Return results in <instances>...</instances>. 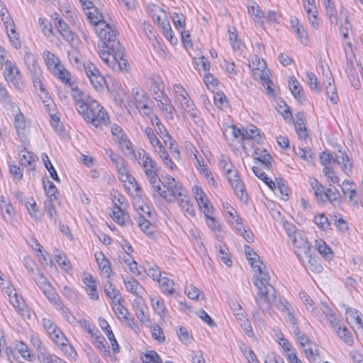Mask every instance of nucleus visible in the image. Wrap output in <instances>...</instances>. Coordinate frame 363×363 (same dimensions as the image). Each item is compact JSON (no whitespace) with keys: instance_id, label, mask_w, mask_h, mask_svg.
<instances>
[{"instance_id":"1","label":"nucleus","mask_w":363,"mask_h":363,"mask_svg":"<svg viewBox=\"0 0 363 363\" xmlns=\"http://www.w3.org/2000/svg\"><path fill=\"white\" fill-rule=\"evenodd\" d=\"M101 38L100 57L108 65L113 69L117 67L120 70L126 69L128 61L124 59V48L116 39V35L111 28H107L98 32Z\"/></svg>"},{"instance_id":"2","label":"nucleus","mask_w":363,"mask_h":363,"mask_svg":"<svg viewBox=\"0 0 363 363\" xmlns=\"http://www.w3.org/2000/svg\"><path fill=\"white\" fill-rule=\"evenodd\" d=\"M294 246L298 248L296 254L306 269L317 274L323 271L322 265L314 257L315 251L306 240L301 238L300 242H296L294 239Z\"/></svg>"},{"instance_id":"3","label":"nucleus","mask_w":363,"mask_h":363,"mask_svg":"<svg viewBox=\"0 0 363 363\" xmlns=\"http://www.w3.org/2000/svg\"><path fill=\"white\" fill-rule=\"evenodd\" d=\"M88 104L87 110L80 113L84 120L90 122L96 128L109 124V117L106 111L96 100Z\"/></svg>"},{"instance_id":"4","label":"nucleus","mask_w":363,"mask_h":363,"mask_svg":"<svg viewBox=\"0 0 363 363\" xmlns=\"http://www.w3.org/2000/svg\"><path fill=\"white\" fill-rule=\"evenodd\" d=\"M261 277H255L254 284L258 289V293L255 296V301L257 304H262V298L265 296V294L274 293L275 289L271 285L268 281L269 279V274L262 270V273L259 274Z\"/></svg>"},{"instance_id":"5","label":"nucleus","mask_w":363,"mask_h":363,"mask_svg":"<svg viewBox=\"0 0 363 363\" xmlns=\"http://www.w3.org/2000/svg\"><path fill=\"white\" fill-rule=\"evenodd\" d=\"M42 324L49 336L57 345H67L65 341H67L60 328L48 318H43Z\"/></svg>"},{"instance_id":"6","label":"nucleus","mask_w":363,"mask_h":363,"mask_svg":"<svg viewBox=\"0 0 363 363\" xmlns=\"http://www.w3.org/2000/svg\"><path fill=\"white\" fill-rule=\"evenodd\" d=\"M71 94L75 101L76 108L79 113H84V110L86 111L88 104L95 100L78 89V87L72 88Z\"/></svg>"},{"instance_id":"7","label":"nucleus","mask_w":363,"mask_h":363,"mask_svg":"<svg viewBox=\"0 0 363 363\" xmlns=\"http://www.w3.org/2000/svg\"><path fill=\"white\" fill-rule=\"evenodd\" d=\"M147 86L156 101L163 97L164 85L160 76L153 74L147 78Z\"/></svg>"},{"instance_id":"8","label":"nucleus","mask_w":363,"mask_h":363,"mask_svg":"<svg viewBox=\"0 0 363 363\" xmlns=\"http://www.w3.org/2000/svg\"><path fill=\"white\" fill-rule=\"evenodd\" d=\"M5 79L13 86H18L21 80L20 71L10 60L5 61V71L4 73Z\"/></svg>"},{"instance_id":"9","label":"nucleus","mask_w":363,"mask_h":363,"mask_svg":"<svg viewBox=\"0 0 363 363\" xmlns=\"http://www.w3.org/2000/svg\"><path fill=\"white\" fill-rule=\"evenodd\" d=\"M262 304H257L258 306L263 311L266 308H268L269 304H273L274 306H276L279 311H284L285 310L288 311L286 308V305L282 301V300L277 296L276 291L274 293H270L268 294H265V296H264L262 298Z\"/></svg>"},{"instance_id":"10","label":"nucleus","mask_w":363,"mask_h":363,"mask_svg":"<svg viewBox=\"0 0 363 363\" xmlns=\"http://www.w3.org/2000/svg\"><path fill=\"white\" fill-rule=\"evenodd\" d=\"M232 188L234 189L237 196L242 200L245 195L244 184L242 182L238 172L235 169L232 174H225Z\"/></svg>"},{"instance_id":"11","label":"nucleus","mask_w":363,"mask_h":363,"mask_svg":"<svg viewBox=\"0 0 363 363\" xmlns=\"http://www.w3.org/2000/svg\"><path fill=\"white\" fill-rule=\"evenodd\" d=\"M334 160L335 164H342V169L347 175L352 173V164L350 162L349 157L345 150L338 149L335 152Z\"/></svg>"},{"instance_id":"12","label":"nucleus","mask_w":363,"mask_h":363,"mask_svg":"<svg viewBox=\"0 0 363 363\" xmlns=\"http://www.w3.org/2000/svg\"><path fill=\"white\" fill-rule=\"evenodd\" d=\"M132 94L135 99L137 108L150 111L148 106L150 99L143 89L134 88L133 89Z\"/></svg>"},{"instance_id":"13","label":"nucleus","mask_w":363,"mask_h":363,"mask_svg":"<svg viewBox=\"0 0 363 363\" xmlns=\"http://www.w3.org/2000/svg\"><path fill=\"white\" fill-rule=\"evenodd\" d=\"M87 18L89 20L90 23L94 26H96V31L98 32L101 31L104 29H107V28H111L108 24H107L104 20L103 16L101 13L96 11V9H94V13L91 11H89L86 13Z\"/></svg>"},{"instance_id":"14","label":"nucleus","mask_w":363,"mask_h":363,"mask_svg":"<svg viewBox=\"0 0 363 363\" xmlns=\"http://www.w3.org/2000/svg\"><path fill=\"white\" fill-rule=\"evenodd\" d=\"M346 57V72L347 73V77L350 81L352 86L356 89H358L360 88L361 84L359 79L357 69L353 66L352 59L349 58L347 56Z\"/></svg>"},{"instance_id":"15","label":"nucleus","mask_w":363,"mask_h":363,"mask_svg":"<svg viewBox=\"0 0 363 363\" xmlns=\"http://www.w3.org/2000/svg\"><path fill=\"white\" fill-rule=\"evenodd\" d=\"M255 160L260 162L265 169H270L272 167V157L266 150L257 148L255 150Z\"/></svg>"},{"instance_id":"16","label":"nucleus","mask_w":363,"mask_h":363,"mask_svg":"<svg viewBox=\"0 0 363 363\" xmlns=\"http://www.w3.org/2000/svg\"><path fill=\"white\" fill-rule=\"evenodd\" d=\"M180 98H179V101H180L183 108L188 112L192 118H196L198 116V110L195 107V105L191 99H190L188 96V94H181L179 95Z\"/></svg>"},{"instance_id":"17","label":"nucleus","mask_w":363,"mask_h":363,"mask_svg":"<svg viewBox=\"0 0 363 363\" xmlns=\"http://www.w3.org/2000/svg\"><path fill=\"white\" fill-rule=\"evenodd\" d=\"M247 10L249 14L252 17L253 21L256 23L261 25L264 24L266 20V16L264 12L260 9L258 4L254 2L252 5L247 6Z\"/></svg>"},{"instance_id":"18","label":"nucleus","mask_w":363,"mask_h":363,"mask_svg":"<svg viewBox=\"0 0 363 363\" xmlns=\"http://www.w3.org/2000/svg\"><path fill=\"white\" fill-rule=\"evenodd\" d=\"M20 161L22 165L26 167L30 170H35V156L26 150V148L21 150L18 153Z\"/></svg>"},{"instance_id":"19","label":"nucleus","mask_w":363,"mask_h":363,"mask_svg":"<svg viewBox=\"0 0 363 363\" xmlns=\"http://www.w3.org/2000/svg\"><path fill=\"white\" fill-rule=\"evenodd\" d=\"M150 299L155 313L161 318H164L166 315L167 311L164 301L155 296H150Z\"/></svg>"},{"instance_id":"20","label":"nucleus","mask_w":363,"mask_h":363,"mask_svg":"<svg viewBox=\"0 0 363 363\" xmlns=\"http://www.w3.org/2000/svg\"><path fill=\"white\" fill-rule=\"evenodd\" d=\"M25 64L32 75L38 74L39 67L35 55L30 52H26L24 55Z\"/></svg>"},{"instance_id":"21","label":"nucleus","mask_w":363,"mask_h":363,"mask_svg":"<svg viewBox=\"0 0 363 363\" xmlns=\"http://www.w3.org/2000/svg\"><path fill=\"white\" fill-rule=\"evenodd\" d=\"M290 90L294 98L300 103L305 100L302 88L300 86L298 80L295 77H291L289 81Z\"/></svg>"},{"instance_id":"22","label":"nucleus","mask_w":363,"mask_h":363,"mask_svg":"<svg viewBox=\"0 0 363 363\" xmlns=\"http://www.w3.org/2000/svg\"><path fill=\"white\" fill-rule=\"evenodd\" d=\"M56 28L66 41L71 43L74 40V35L65 21H59Z\"/></svg>"},{"instance_id":"23","label":"nucleus","mask_w":363,"mask_h":363,"mask_svg":"<svg viewBox=\"0 0 363 363\" xmlns=\"http://www.w3.org/2000/svg\"><path fill=\"white\" fill-rule=\"evenodd\" d=\"M310 184L314 190L316 199L321 202H324V196L326 195L325 187L315 178L310 179Z\"/></svg>"},{"instance_id":"24","label":"nucleus","mask_w":363,"mask_h":363,"mask_svg":"<svg viewBox=\"0 0 363 363\" xmlns=\"http://www.w3.org/2000/svg\"><path fill=\"white\" fill-rule=\"evenodd\" d=\"M84 283L86 285V286L89 289V292L88 293L90 298L94 300H98L99 296L96 291V282L94 279L93 277L91 274H88L84 279Z\"/></svg>"},{"instance_id":"25","label":"nucleus","mask_w":363,"mask_h":363,"mask_svg":"<svg viewBox=\"0 0 363 363\" xmlns=\"http://www.w3.org/2000/svg\"><path fill=\"white\" fill-rule=\"evenodd\" d=\"M207 220L208 226L213 231L215 235L218 239L223 238V234L221 230V227L218 221H217L213 217L209 215H206Z\"/></svg>"},{"instance_id":"26","label":"nucleus","mask_w":363,"mask_h":363,"mask_svg":"<svg viewBox=\"0 0 363 363\" xmlns=\"http://www.w3.org/2000/svg\"><path fill=\"white\" fill-rule=\"evenodd\" d=\"M45 64L50 69L53 70L60 65L59 59L50 51L45 50L43 52Z\"/></svg>"},{"instance_id":"27","label":"nucleus","mask_w":363,"mask_h":363,"mask_svg":"<svg viewBox=\"0 0 363 363\" xmlns=\"http://www.w3.org/2000/svg\"><path fill=\"white\" fill-rule=\"evenodd\" d=\"M53 71L62 82L69 86L72 85L70 72L65 69L62 65H60Z\"/></svg>"},{"instance_id":"28","label":"nucleus","mask_w":363,"mask_h":363,"mask_svg":"<svg viewBox=\"0 0 363 363\" xmlns=\"http://www.w3.org/2000/svg\"><path fill=\"white\" fill-rule=\"evenodd\" d=\"M179 203L184 213L189 214L190 216H194L195 208L194 206L190 203L188 196L184 195V197L179 200Z\"/></svg>"},{"instance_id":"29","label":"nucleus","mask_w":363,"mask_h":363,"mask_svg":"<svg viewBox=\"0 0 363 363\" xmlns=\"http://www.w3.org/2000/svg\"><path fill=\"white\" fill-rule=\"evenodd\" d=\"M146 162H145V164L143 165V169L145 171L146 176L150 175H156L158 174V169L157 167L156 162L152 159V157H146Z\"/></svg>"},{"instance_id":"30","label":"nucleus","mask_w":363,"mask_h":363,"mask_svg":"<svg viewBox=\"0 0 363 363\" xmlns=\"http://www.w3.org/2000/svg\"><path fill=\"white\" fill-rule=\"evenodd\" d=\"M94 337V345L106 356L110 355L109 345L106 341L105 338L100 335H96Z\"/></svg>"},{"instance_id":"31","label":"nucleus","mask_w":363,"mask_h":363,"mask_svg":"<svg viewBox=\"0 0 363 363\" xmlns=\"http://www.w3.org/2000/svg\"><path fill=\"white\" fill-rule=\"evenodd\" d=\"M284 228L293 243L294 239H296V242H300L301 238H303L300 233H296V228L294 225L286 222L284 223Z\"/></svg>"},{"instance_id":"32","label":"nucleus","mask_w":363,"mask_h":363,"mask_svg":"<svg viewBox=\"0 0 363 363\" xmlns=\"http://www.w3.org/2000/svg\"><path fill=\"white\" fill-rule=\"evenodd\" d=\"M157 281L164 292L168 293L169 294H173L174 293V289L173 288L174 282L173 280H171L167 277H162L160 278Z\"/></svg>"},{"instance_id":"33","label":"nucleus","mask_w":363,"mask_h":363,"mask_svg":"<svg viewBox=\"0 0 363 363\" xmlns=\"http://www.w3.org/2000/svg\"><path fill=\"white\" fill-rule=\"evenodd\" d=\"M43 292L50 303L57 306H60L62 304V301H60L58 294L52 286L47 287V289L43 291Z\"/></svg>"},{"instance_id":"34","label":"nucleus","mask_w":363,"mask_h":363,"mask_svg":"<svg viewBox=\"0 0 363 363\" xmlns=\"http://www.w3.org/2000/svg\"><path fill=\"white\" fill-rule=\"evenodd\" d=\"M315 247L316 250L319 252V253L322 255L324 257H331L333 253L332 250L323 240H315Z\"/></svg>"},{"instance_id":"35","label":"nucleus","mask_w":363,"mask_h":363,"mask_svg":"<svg viewBox=\"0 0 363 363\" xmlns=\"http://www.w3.org/2000/svg\"><path fill=\"white\" fill-rule=\"evenodd\" d=\"M124 284L127 289L134 295L138 296L139 294L138 289H143V286L139 282L135 279L130 277L127 280H124Z\"/></svg>"},{"instance_id":"36","label":"nucleus","mask_w":363,"mask_h":363,"mask_svg":"<svg viewBox=\"0 0 363 363\" xmlns=\"http://www.w3.org/2000/svg\"><path fill=\"white\" fill-rule=\"evenodd\" d=\"M325 9L328 16H329L331 24L337 25L338 23V18L337 11L334 6L333 3L330 1V3L325 1Z\"/></svg>"},{"instance_id":"37","label":"nucleus","mask_w":363,"mask_h":363,"mask_svg":"<svg viewBox=\"0 0 363 363\" xmlns=\"http://www.w3.org/2000/svg\"><path fill=\"white\" fill-rule=\"evenodd\" d=\"M42 158H43V162H44V164H45V167H46V169H48V171L49 172L50 174V177L57 182H60V178L57 175V173L55 170V169L54 168V167L52 166L48 156L47 155V154L45 153H43V155H42Z\"/></svg>"},{"instance_id":"38","label":"nucleus","mask_w":363,"mask_h":363,"mask_svg":"<svg viewBox=\"0 0 363 363\" xmlns=\"http://www.w3.org/2000/svg\"><path fill=\"white\" fill-rule=\"evenodd\" d=\"M160 155V157L163 160L164 163L169 167L171 169L176 168V165L174 164L172 159L169 157L168 152L162 145H159L158 150H157Z\"/></svg>"},{"instance_id":"39","label":"nucleus","mask_w":363,"mask_h":363,"mask_svg":"<svg viewBox=\"0 0 363 363\" xmlns=\"http://www.w3.org/2000/svg\"><path fill=\"white\" fill-rule=\"evenodd\" d=\"M89 80L92 86L97 91L103 90L105 85L106 84L105 78L101 76L100 73L95 75L94 77H90Z\"/></svg>"},{"instance_id":"40","label":"nucleus","mask_w":363,"mask_h":363,"mask_svg":"<svg viewBox=\"0 0 363 363\" xmlns=\"http://www.w3.org/2000/svg\"><path fill=\"white\" fill-rule=\"evenodd\" d=\"M138 223L140 229L147 235H150L153 232V226L151 223L147 220L143 215H140L138 218Z\"/></svg>"},{"instance_id":"41","label":"nucleus","mask_w":363,"mask_h":363,"mask_svg":"<svg viewBox=\"0 0 363 363\" xmlns=\"http://www.w3.org/2000/svg\"><path fill=\"white\" fill-rule=\"evenodd\" d=\"M44 205V209L48 215V216L50 219H55V217L57 215V211L55 210V208L54 206V202L52 199L49 198L44 201L43 203Z\"/></svg>"},{"instance_id":"42","label":"nucleus","mask_w":363,"mask_h":363,"mask_svg":"<svg viewBox=\"0 0 363 363\" xmlns=\"http://www.w3.org/2000/svg\"><path fill=\"white\" fill-rule=\"evenodd\" d=\"M111 216L115 222L121 225H124L127 218H128V216L126 215L125 212L122 210L121 208H118L117 211H113Z\"/></svg>"},{"instance_id":"43","label":"nucleus","mask_w":363,"mask_h":363,"mask_svg":"<svg viewBox=\"0 0 363 363\" xmlns=\"http://www.w3.org/2000/svg\"><path fill=\"white\" fill-rule=\"evenodd\" d=\"M0 16L7 29V25L15 26L13 21L11 19L10 15H9V11L1 0H0Z\"/></svg>"},{"instance_id":"44","label":"nucleus","mask_w":363,"mask_h":363,"mask_svg":"<svg viewBox=\"0 0 363 363\" xmlns=\"http://www.w3.org/2000/svg\"><path fill=\"white\" fill-rule=\"evenodd\" d=\"M336 333L347 345H351L353 343L352 336L346 327L341 328V326H338Z\"/></svg>"},{"instance_id":"45","label":"nucleus","mask_w":363,"mask_h":363,"mask_svg":"<svg viewBox=\"0 0 363 363\" xmlns=\"http://www.w3.org/2000/svg\"><path fill=\"white\" fill-rule=\"evenodd\" d=\"M335 191H333L332 189L330 188H328L326 190H325V196H324V202L326 201V200H328L330 201L331 203H340V193L339 191L336 189H334Z\"/></svg>"},{"instance_id":"46","label":"nucleus","mask_w":363,"mask_h":363,"mask_svg":"<svg viewBox=\"0 0 363 363\" xmlns=\"http://www.w3.org/2000/svg\"><path fill=\"white\" fill-rule=\"evenodd\" d=\"M141 359L143 363H162L160 356L153 350L147 352Z\"/></svg>"},{"instance_id":"47","label":"nucleus","mask_w":363,"mask_h":363,"mask_svg":"<svg viewBox=\"0 0 363 363\" xmlns=\"http://www.w3.org/2000/svg\"><path fill=\"white\" fill-rule=\"evenodd\" d=\"M192 191L199 205H201L202 203H204V202L208 201V197L201 188L198 186H194L192 187Z\"/></svg>"},{"instance_id":"48","label":"nucleus","mask_w":363,"mask_h":363,"mask_svg":"<svg viewBox=\"0 0 363 363\" xmlns=\"http://www.w3.org/2000/svg\"><path fill=\"white\" fill-rule=\"evenodd\" d=\"M108 152L111 160L115 164L118 172L124 171L125 160L119 155L114 154L111 150H108Z\"/></svg>"},{"instance_id":"49","label":"nucleus","mask_w":363,"mask_h":363,"mask_svg":"<svg viewBox=\"0 0 363 363\" xmlns=\"http://www.w3.org/2000/svg\"><path fill=\"white\" fill-rule=\"evenodd\" d=\"M0 102L5 106L13 107L14 103L11 101L6 88L0 83Z\"/></svg>"},{"instance_id":"50","label":"nucleus","mask_w":363,"mask_h":363,"mask_svg":"<svg viewBox=\"0 0 363 363\" xmlns=\"http://www.w3.org/2000/svg\"><path fill=\"white\" fill-rule=\"evenodd\" d=\"M36 284L38 286L40 289L43 291L47 289V287L50 286V284L48 282L47 278L42 274L38 272L35 277H33Z\"/></svg>"},{"instance_id":"51","label":"nucleus","mask_w":363,"mask_h":363,"mask_svg":"<svg viewBox=\"0 0 363 363\" xmlns=\"http://www.w3.org/2000/svg\"><path fill=\"white\" fill-rule=\"evenodd\" d=\"M133 306L135 308V315L141 321V323H150V318L148 315H145L144 310L139 306V303L135 301L133 303Z\"/></svg>"},{"instance_id":"52","label":"nucleus","mask_w":363,"mask_h":363,"mask_svg":"<svg viewBox=\"0 0 363 363\" xmlns=\"http://www.w3.org/2000/svg\"><path fill=\"white\" fill-rule=\"evenodd\" d=\"M315 222L316 225L323 230H326L330 227V222L328 217L322 213L315 216Z\"/></svg>"},{"instance_id":"53","label":"nucleus","mask_w":363,"mask_h":363,"mask_svg":"<svg viewBox=\"0 0 363 363\" xmlns=\"http://www.w3.org/2000/svg\"><path fill=\"white\" fill-rule=\"evenodd\" d=\"M307 81L311 89H313L317 92H320L321 91V86L318 83L315 74L313 72L307 73Z\"/></svg>"},{"instance_id":"54","label":"nucleus","mask_w":363,"mask_h":363,"mask_svg":"<svg viewBox=\"0 0 363 363\" xmlns=\"http://www.w3.org/2000/svg\"><path fill=\"white\" fill-rule=\"evenodd\" d=\"M55 260L65 272H67L71 269L70 262L67 259V257L64 254L57 255L55 256Z\"/></svg>"},{"instance_id":"55","label":"nucleus","mask_w":363,"mask_h":363,"mask_svg":"<svg viewBox=\"0 0 363 363\" xmlns=\"http://www.w3.org/2000/svg\"><path fill=\"white\" fill-rule=\"evenodd\" d=\"M39 24L45 35L50 37V35H53L52 26L50 21L45 18H40Z\"/></svg>"},{"instance_id":"56","label":"nucleus","mask_w":363,"mask_h":363,"mask_svg":"<svg viewBox=\"0 0 363 363\" xmlns=\"http://www.w3.org/2000/svg\"><path fill=\"white\" fill-rule=\"evenodd\" d=\"M117 143H118L121 150L125 152L130 155L134 153V150L133 149L132 143L127 138V135H125L124 138L120 140Z\"/></svg>"},{"instance_id":"57","label":"nucleus","mask_w":363,"mask_h":363,"mask_svg":"<svg viewBox=\"0 0 363 363\" xmlns=\"http://www.w3.org/2000/svg\"><path fill=\"white\" fill-rule=\"evenodd\" d=\"M38 357L41 363H57V362H60L59 357H53L50 354L45 353L44 351H39Z\"/></svg>"},{"instance_id":"58","label":"nucleus","mask_w":363,"mask_h":363,"mask_svg":"<svg viewBox=\"0 0 363 363\" xmlns=\"http://www.w3.org/2000/svg\"><path fill=\"white\" fill-rule=\"evenodd\" d=\"M167 141H171V145L169 146V149L171 150L172 155L174 159L179 160L180 158V151L178 145L175 140L172 136H168L167 139L165 140V144L167 145Z\"/></svg>"},{"instance_id":"59","label":"nucleus","mask_w":363,"mask_h":363,"mask_svg":"<svg viewBox=\"0 0 363 363\" xmlns=\"http://www.w3.org/2000/svg\"><path fill=\"white\" fill-rule=\"evenodd\" d=\"M165 29L162 30L163 35L165 36L167 40L172 44L174 45L177 43V38L174 37L173 31L171 28V26L169 23H164Z\"/></svg>"},{"instance_id":"60","label":"nucleus","mask_w":363,"mask_h":363,"mask_svg":"<svg viewBox=\"0 0 363 363\" xmlns=\"http://www.w3.org/2000/svg\"><path fill=\"white\" fill-rule=\"evenodd\" d=\"M342 191L345 196H349L350 201L352 202V206H358V201L355 199L357 193L354 189H352L347 186H342Z\"/></svg>"},{"instance_id":"61","label":"nucleus","mask_w":363,"mask_h":363,"mask_svg":"<svg viewBox=\"0 0 363 363\" xmlns=\"http://www.w3.org/2000/svg\"><path fill=\"white\" fill-rule=\"evenodd\" d=\"M14 125H15V128H16L18 133H20V132L23 131L25 129V128H26L25 118H24V116L21 113H19L15 116Z\"/></svg>"},{"instance_id":"62","label":"nucleus","mask_w":363,"mask_h":363,"mask_svg":"<svg viewBox=\"0 0 363 363\" xmlns=\"http://www.w3.org/2000/svg\"><path fill=\"white\" fill-rule=\"evenodd\" d=\"M151 332L152 337L160 342H164L165 341V336L164 335L162 328L159 325H154L151 328Z\"/></svg>"},{"instance_id":"63","label":"nucleus","mask_w":363,"mask_h":363,"mask_svg":"<svg viewBox=\"0 0 363 363\" xmlns=\"http://www.w3.org/2000/svg\"><path fill=\"white\" fill-rule=\"evenodd\" d=\"M293 31L296 33L297 38L302 43H307L308 34L302 24L293 29Z\"/></svg>"},{"instance_id":"64","label":"nucleus","mask_w":363,"mask_h":363,"mask_svg":"<svg viewBox=\"0 0 363 363\" xmlns=\"http://www.w3.org/2000/svg\"><path fill=\"white\" fill-rule=\"evenodd\" d=\"M16 347L21 355L26 360L31 361V354L28 350V346L26 344L21 342L18 344H17Z\"/></svg>"}]
</instances>
